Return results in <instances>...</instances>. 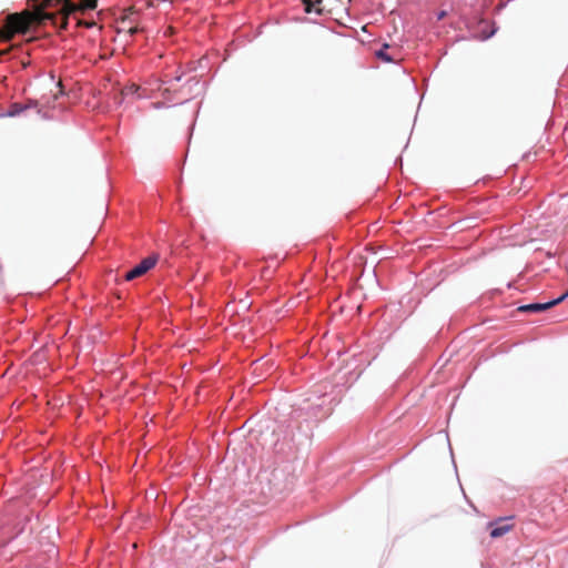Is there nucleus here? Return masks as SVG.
Segmentation results:
<instances>
[{
    "label": "nucleus",
    "mask_w": 568,
    "mask_h": 568,
    "mask_svg": "<svg viewBox=\"0 0 568 568\" xmlns=\"http://www.w3.org/2000/svg\"><path fill=\"white\" fill-rule=\"evenodd\" d=\"M29 2L32 6L36 18L44 17L45 9L55 6L61 13L68 17L72 16L77 23L84 28L90 29L95 24L92 20L79 21L77 13L94 10L98 6V0H29Z\"/></svg>",
    "instance_id": "f257e3e1"
},
{
    "label": "nucleus",
    "mask_w": 568,
    "mask_h": 568,
    "mask_svg": "<svg viewBox=\"0 0 568 568\" xmlns=\"http://www.w3.org/2000/svg\"><path fill=\"white\" fill-rule=\"evenodd\" d=\"M205 91V83L196 77H190L185 83L174 93L178 95V101L173 105H180L189 102L193 98L199 97Z\"/></svg>",
    "instance_id": "f03ea898"
},
{
    "label": "nucleus",
    "mask_w": 568,
    "mask_h": 568,
    "mask_svg": "<svg viewBox=\"0 0 568 568\" xmlns=\"http://www.w3.org/2000/svg\"><path fill=\"white\" fill-rule=\"evenodd\" d=\"M29 17L19 14H9L6 20L4 27L0 28V33H27L30 29Z\"/></svg>",
    "instance_id": "7ed1b4c3"
},
{
    "label": "nucleus",
    "mask_w": 568,
    "mask_h": 568,
    "mask_svg": "<svg viewBox=\"0 0 568 568\" xmlns=\"http://www.w3.org/2000/svg\"><path fill=\"white\" fill-rule=\"evenodd\" d=\"M159 261L158 254H151L148 257L143 258L139 264L133 266L130 271H128L124 275L125 281H132L136 277L144 275L146 272L152 270Z\"/></svg>",
    "instance_id": "20e7f679"
},
{
    "label": "nucleus",
    "mask_w": 568,
    "mask_h": 568,
    "mask_svg": "<svg viewBox=\"0 0 568 568\" xmlns=\"http://www.w3.org/2000/svg\"><path fill=\"white\" fill-rule=\"evenodd\" d=\"M514 516L499 517L487 524L489 537L493 539L499 538L508 534L513 529V524L509 523Z\"/></svg>",
    "instance_id": "39448f33"
},
{
    "label": "nucleus",
    "mask_w": 568,
    "mask_h": 568,
    "mask_svg": "<svg viewBox=\"0 0 568 568\" xmlns=\"http://www.w3.org/2000/svg\"><path fill=\"white\" fill-rule=\"evenodd\" d=\"M140 11L136 10L134 7H129L126 9H124L121 13V21L122 23H128L129 24V32L131 34H135L139 32V27H138V23H139V20H140Z\"/></svg>",
    "instance_id": "423d86ee"
},
{
    "label": "nucleus",
    "mask_w": 568,
    "mask_h": 568,
    "mask_svg": "<svg viewBox=\"0 0 568 568\" xmlns=\"http://www.w3.org/2000/svg\"><path fill=\"white\" fill-rule=\"evenodd\" d=\"M318 400L320 403L310 404L304 409L307 412V414L316 418H323L328 416L332 412V407L329 405H326V397H318Z\"/></svg>",
    "instance_id": "0eeeda50"
},
{
    "label": "nucleus",
    "mask_w": 568,
    "mask_h": 568,
    "mask_svg": "<svg viewBox=\"0 0 568 568\" xmlns=\"http://www.w3.org/2000/svg\"><path fill=\"white\" fill-rule=\"evenodd\" d=\"M182 78H183V74H179V75L174 77L173 79L163 82L165 84H169V87L162 90L161 95L168 102H171V104L178 101V95L174 93V91H172L171 87H173V84L175 82H180L182 80Z\"/></svg>",
    "instance_id": "6e6552de"
},
{
    "label": "nucleus",
    "mask_w": 568,
    "mask_h": 568,
    "mask_svg": "<svg viewBox=\"0 0 568 568\" xmlns=\"http://www.w3.org/2000/svg\"><path fill=\"white\" fill-rule=\"evenodd\" d=\"M550 308L547 302L544 303H529L520 305L517 311L521 313H540Z\"/></svg>",
    "instance_id": "1a4fd4ad"
},
{
    "label": "nucleus",
    "mask_w": 568,
    "mask_h": 568,
    "mask_svg": "<svg viewBox=\"0 0 568 568\" xmlns=\"http://www.w3.org/2000/svg\"><path fill=\"white\" fill-rule=\"evenodd\" d=\"M24 111H27V106H23L22 103H12L8 110L1 114V116H7V118H16L18 115H20L21 113H23Z\"/></svg>",
    "instance_id": "9d476101"
},
{
    "label": "nucleus",
    "mask_w": 568,
    "mask_h": 568,
    "mask_svg": "<svg viewBox=\"0 0 568 568\" xmlns=\"http://www.w3.org/2000/svg\"><path fill=\"white\" fill-rule=\"evenodd\" d=\"M302 3L304 7V12L307 14L315 12L316 14L321 16L323 13L322 9H314V7L320 6L322 3V0H302Z\"/></svg>",
    "instance_id": "9b49d317"
},
{
    "label": "nucleus",
    "mask_w": 568,
    "mask_h": 568,
    "mask_svg": "<svg viewBox=\"0 0 568 568\" xmlns=\"http://www.w3.org/2000/svg\"><path fill=\"white\" fill-rule=\"evenodd\" d=\"M389 48L388 43H384L383 47L376 51L375 55L377 59L382 60L383 62L390 63L394 61L390 54L387 53V49Z\"/></svg>",
    "instance_id": "f8f14e48"
},
{
    "label": "nucleus",
    "mask_w": 568,
    "mask_h": 568,
    "mask_svg": "<svg viewBox=\"0 0 568 568\" xmlns=\"http://www.w3.org/2000/svg\"><path fill=\"white\" fill-rule=\"evenodd\" d=\"M566 298H567V296H565V294L562 293L558 297L547 301V303H548V305H550V308H551V307L562 303Z\"/></svg>",
    "instance_id": "ddd939ff"
},
{
    "label": "nucleus",
    "mask_w": 568,
    "mask_h": 568,
    "mask_svg": "<svg viewBox=\"0 0 568 568\" xmlns=\"http://www.w3.org/2000/svg\"><path fill=\"white\" fill-rule=\"evenodd\" d=\"M151 105L155 110L174 106L173 103L172 104H166L165 102H162V101L153 102Z\"/></svg>",
    "instance_id": "4468645a"
},
{
    "label": "nucleus",
    "mask_w": 568,
    "mask_h": 568,
    "mask_svg": "<svg viewBox=\"0 0 568 568\" xmlns=\"http://www.w3.org/2000/svg\"><path fill=\"white\" fill-rule=\"evenodd\" d=\"M38 105H39V102L36 99H29L27 101V103L23 104V106H27V110H29V109H37L38 110L39 109Z\"/></svg>",
    "instance_id": "2eb2a0df"
},
{
    "label": "nucleus",
    "mask_w": 568,
    "mask_h": 568,
    "mask_svg": "<svg viewBox=\"0 0 568 568\" xmlns=\"http://www.w3.org/2000/svg\"><path fill=\"white\" fill-rule=\"evenodd\" d=\"M497 32V28H493L488 33H485L483 39L487 40L491 38Z\"/></svg>",
    "instance_id": "dca6fc26"
},
{
    "label": "nucleus",
    "mask_w": 568,
    "mask_h": 568,
    "mask_svg": "<svg viewBox=\"0 0 568 568\" xmlns=\"http://www.w3.org/2000/svg\"><path fill=\"white\" fill-rule=\"evenodd\" d=\"M447 12L445 10H442L437 12V20H442L446 17Z\"/></svg>",
    "instance_id": "f3484780"
},
{
    "label": "nucleus",
    "mask_w": 568,
    "mask_h": 568,
    "mask_svg": "<svg viewBox=\"0 0 568 568\" xmlns=\"http://www.w3.org/2000/svg\"><path fill=\"white\" fill-rule=\"evenodd\" d=\"M37 113H38L41 118H43V119H48V118H49V116H48V114H47L45 112H42V110H41V109H38V110H37Z\"/></svg>",
    "instance_id": "a211bd4d"
},
{
    "label": "nucleus",
    "mask_w": 568,
    "mask_h": 568,
    "mask_svg": "<svg viewBox=\"0 0 568 568\" xmlns=\"http://www.w3.org/2000/svg\"><path fill=\"white\" fill-rule=\"evenodd\" d=\"M16 537L10 538L8 541L1 544V548H6Z\"/></svg>",
    "instance_id": "6ab92c4d"
},
{
    "label": "nucleus",
    "mask_w": 568,
    "mask_h": 568,
    "mask_svg": "<svg viewBox=\"0 0 568 568\" xmlns=\"http://www.w3.org/2000/svg\"><path fill=\"white\" fill-rule=\"evenodd\" d=\"M63 94H64V91L61 89V90L59 91V94H57V95L54 97V99L57 100V99L59 98V95H63Z\"/></svg>",
    "instance_id": "aec40b11"
},
{
    "label": "nucleus",
    "mask_w": 568,
    "mask_h": 568,
    "mask_svg": "<svg viewBox=\"0 0 568 568\" xmlns=\"http://www.w3.org/2000/svg\"><path fill=\"white\" fill-rule=\"evenodd\" d=\"M564 294H565V296H567V298H568V290H567Z\"/></svg>",
    "instance_id": "412c9836"
}]
</instances>
